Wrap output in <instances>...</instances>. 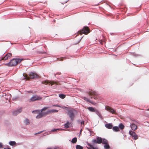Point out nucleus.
I'll use <instances>...</instances> for the list:
<instances>
[{
  "instance_id": "aec40b11",
  "label": "nucleus",
  "mask_w": 149,
  "mask_h": 149,
  "mask_svg": "<svg viewBox=\"0 0 149 149\" xmlns=\"http://www.w3.org/2000/svg\"><path fill=\"white\" fill-rule=\"evenodd\" d=\"M16 144V142L14 141H10L9 142V144L10 146H13L15 145Z\"/></svg>"
},
{
  "instance_id": "f8f14e48",
  "label": "nucleus",
  "mask_w": 149,
  "mask_h": 149,
  "mask_svg": "<svg viewBox=\"0 0 149 149\" xmlns=\"http://www.w3.org/2000/svg\"><path fill=\"white\" fill-rule=\"evenodd\" d=\"M58 111V110H56V109H52V110H50L47 111L45 112V113H46V114H47L49 113L57 112Z\"/></svg>"
},
{
  "instance_id": "cd10ccee",
  "label": "nucleus",
  "mask_w": 149,
  "mask_h": 149,
  "mask_svg": "<svg viewBox=\"0 0 149 149\" xmlns=\"http://www.w3.org/2000/svg\"><path fill=\"white\" fill-rule=\"evenodd\" d=\"M8 59V57L6 55L4 57H2L1 58V60H6Z\"/></svg>"
},
{
  "instance_id": "6ab92c4d",
  "label": "nucleus",
  "mask_w": 149,
  "mask_h": 149,
  "mask_svg": "<svg viewBox=\"0 0 149 149\" xmlns=\"http://www.w3.org/2000/svg\"><path fill=\"white\" fill-rule=\"evenodd\" d=\"M24 123L26 125L29 124L30 123L29 120L27 118L25 119L24 121Z\"/></svg>"
},
{
  "instance_id": "a18cd8bd",
  "label": "nucleus",
  "mask_w": 149,
  "mask_h": 149,
  "mask_svg": "<svg viewBox=\"0 0 149 149\" xmlns=\"http://www.w3.org/2000/svg\"><path fill=\"white\" fill-rule=\"evenodd\" d=\"M3 113L2 111H0V115L1 114Z\"/></svg>"
},
{
  "instance_id": "7ed1b4c3",
  "label": "nucleus",
  "mask_w": 149,
  "mask_h": 149,
  "mask_svg": "<svg viewBox=\"0 0 149 149\" xmlns=\"http://www.w3.org/2000/svg\"><path fill=\"white\" fill-rule=\"evenodd\" d=\"M29 76H27L24 78H26L27 80L29 79H36L39 77L38 75L36 72H31L29 74Z\"/></svg>"
},
{
  "instance_id": "e433bc0d",
  "label": "nucleus",
  "mask_w": 149,
  "mask_h": 149,
  "mask_svg": "<svg viewBox=\"0 0 149 149\" xmlns=\"http://www.w3.org/2000/svg\"><path fill=\"white\" fill-rule=\"evenodd\" d=\"M134 132L133 131H131L130 130L129 132V134L131 135V136L132 135V132Z\"/></svg>"
},
{
  "instance_id": "4be33fe9",
  "label": "nucleus",
  "mask_w": 149,
  "mask_h": 149,
  "mask_svg": "<svg viewBox=\"0 0 149 149\" xmlns=\"http://www.w3.org/2000/svg\"><path fill=\"white\" fill-rule=\"evenodd\" d=\"M103 144H106L108 143V141L104 138L102 139V142Z\"/></svg>"
},
{
  "instance_id": "f3484780",
  "label": "nucleus",
  "mask_w": 149,
  "mask_h": 149,
  "mask_svg": "<svg viewBox=\"0 0 149 149\" xmlns=\"http://www.w3.org/2000/svg\"><path fill=\"white\" fill-rule=\"evenodd\" d=\"M95 112L96 113V114L100 118H102V117L101 115V114H100V113L99 111L97 110L96 109L95 111Z\"/></svg>"
},
{
  "instance_id": "f257e3e1",
  "label": "nucleus",
  "mask_w": 149,
  "mask_h": 149,
  "mask_svg": "<svg viewBox=\"0 0 149 149\" xmlns=\"http://www.w3.org/2000/svg\"><path fill=\"white\" fill-rule=\"evenodd\" d=\"M23 60V59L19 58H14L11 59L10 61L6 63L5 65L8 66H12L16 65L18 63H20Z\"/></svg>"
},
{
  "instance_id": "9d476101",
  "label": "nucleus",
  "mask_w": 149,
  "mask_h": 149,
  "mask_svg": "<svg viewBox=\"0 0 149 149\" xmlns=\"http://www.w3.org/2000/svg\"><path fill=\"white\" fill-rule=\"evenodd\" d=\"M105 126L107 129H111L113 127V125L111 123H107L105 124Z\"/></svg>"
},
{
  "instance_id": "dca6fc26",
  "label": "nucleus",
  "mask_w": 149,
  "mask_h": 149,
  "mask_svg": "<svg viewBox=\"0 0 149 149\" xmlns=\"http://www.w3.org/2000/svg\"><path fill=\"white\" fill-rule=\"evenodd\" d=\"M112 129L113 131L117 132L119 131V128L118 126H114L112 127Z\"/></svg>"
},
{
  "instance_id": "423d86ee",
  "label": "nucleus",
  "mask_w": 149,
  "mask_h": 149,
  "mask_svg": "<svg viewBox=\"0 0 149 149\" xmlns=\"http://www.w3.org/2000/svg\"><path fill=\"white\" fill-rule=\"evenodd\" d=\"M42 97L39 96L35 95L33 96L30 99V101H34L41 100Z\"/></svg>"
},
{
  "instance_id": "3c124183",
  "label": "nucleus",
  "mask_w": 149,
  "mask_h": 149,
  "mask_svg": "<svg viewBox=\"0 0 149 149\" xmlns=\"http://www.w3.org/2000/svg\"><path fill=\"white\" fill-rule=\"evenodd\" d=\"M94 99H95V97H94Z\"/></svg>"
},
{
  "instance_id": "49530a36",
  "label": "nucleus",
  "mask_w": 149,
  "mask_h": 149,
  "mask_svg": "<svg viewBox=\"0 0 149 149\" xmlns=\"http://www.w3.org/2000/svg\"><path fill=\"white\" fill-rule=\"evenodd\" d=\"M42 132H38V133H37V134H40ZM37 134V133L36 134Z\"/></svg>"
},
{
  "instance_id": "2f4dec72",
  "label": "nucleus",
  "mask_w": 149,
  "mask_h": 149,
  "mask_svg": "<svg viewBox=\"0 0 149 149\" xmlns=\"http://www.w3.org/2000/svg\"><path fill=\"white\" fill-rule=\"evenodd\" d=\"M48 108V107H44L41 109V111H40L42 112V111L46 110Z\"/></svg>"
},
{
  "instance_id": "a878e982",
  "label": "nucleus",
  "mask_w": 149,
  "mask_h": 149,
  "mask_svg": "<svg viewBox=\"0 0 149 149\" xmlns=\"http://www.w3.org/2000/svg\"><path fill=\"white\" fill-rule=\"evenodd\" d=\"M76 148V149H83V147L79 145H77Z\"/></svg>"
},
{
  "instance_id": "6e6552de",
  "label": "nucleus",
  "mask_w": 149,
  "mask_h": 149,
  "mask_svg": "<svg viewBox=\"0 0 149 149\" xmlns=\"http://www.w3.org/2000/svg\"><path fill=\"white\" fill-rule=\"evenodd\" d=\"M105 108L106 110L113 114H115L116 113V111L109 106H106L105 107Z\"/></svg>"
},
{
  "instance_id": "de8ad7c7",
  "label": "nucleus",
  "mask_w": 149,
  "mask_h": 149,
  "mask_svg": "<svg viewBox=\"0 0 149 149\" xmlns=\"http://www.w3.org/2000/svg\"><path fill=\"white\" fill-rule=\"evenodd\" d=\"M82 131V129H81L80 130V134H81V132Z\"/></svg>"
},
{
  "instance_id": "20e7f679",
  "label": "nucleus",
  "mask_w": 149,
  "mask_h": 149,
  "mask_svg": "<svg viewBox=\"0 0 149 149\" xmlns=\"http://www.w3.org/2000/svg\"><path fill=\"white\" fill-rule=\"evenodd\" d=\"M90 32L89 28L87 26H84L82 30L78 32L80 34L84 33L85 34H87Z\"/></svg>"
},
{
  "instance_id": "473e14b6",
  "label": "nucleus",
  "mask_w": 149,
  "mask_h": 149,
  "mask_svg": "<svg viewBox=\"0 0 149 149\" xmlns=\"http://www.w3.org/2000/svg\"><path fill=\"white\" fill-rule=\"evenodd\" d=\"M92 141L93 143H97V139H93V140H92Z\"/></svg>"
},
{
  "instance_id": "7c9ffc66",
  "label": "nucleus",
  "mask_w": 149,
  "mask_h": 149,
  "mask_svg": "<svg viewBox=\"0 0 149 149\" xmlns=\"http://www.w3.org/2000/svg\"><path fill=\"white\" fill-rule=\"evenodd\" d=\"M60 130V129H58V128L57 129H53L52 130H51V132H54L56 131H57V130Z\"/></svg>"
},
{
  "instance_id": "393cba45",
  "label": "nucleus",
  "mask_w": 149,
  "mask_h": 149,
  "mask_svg": "<svg viewBox=\"0 0 149 149\" xmlns=\"http://www.w3.org/2000/svg\"><path fill=\"white\" fill-rule=\"evenodd\" d=\"M59 97L61 99H64L65 97V95L63 94H59Z\"/></svg>"
},
{
  "instance_id": "2eb2a0df",
  "label": "nucleus",
  "mask_w": 149,
  "mask_h": 149,
  "mask_svg": "<svg viewBox=\"0 0 149 149\" xmlns=\"http://www.w3.org/2000/svg\"><path fill=\"white\" fill-rule=\"evenodd\" d=\"M88 94L90 96L93 95L97 96V93L96 92L94 91H91V92H89Z\"/></svg>"
},
{
  "instance_id": "c85d7f7f",
  "label": "nucleus",
  "mask_w": 149,
  "mask_h": 149,
  "mask_svg": "<svg viewBox=\"0 0 149 149\" xmlns=\"http://www.w3.org/2000/svg\"><path fill=\"white\" fill-rule=\"evenodd\" d=\"M83 99L84 100H85L87 102H90V100L86 97H83Z\"/></svg>"
},
{
  "instance_id": "c756f323",
  "label": "nucleus",
  "mask_w": 149,
  "mask_h": 149,
  "mask_svg": "<svg viewBox=\"0 0 149 149\" xmlns=\"http://www.w3.org/2000/svg\"><path fill=\"white\" fill-rule=\"evenodd\" d=\"M132 55L135 57L138 56L139 55H138L137 54H136L134 52L132 53Z\"/></svg>"
},
{
  "instance_id": "a19ab883",
  "label": "nucleus",
  "mask_w": 149,
  "mask_h": 149,
  "mask_svg": "<svg viewBox=\"0 0 149 149\" xmlns=\"http://www.w3.org/2000/svg\"><path fill=\"white\" fill-rule=\"evenodd\" d=\"M3 145L2 143L1 142H0V148L2 147Z\"/></svg>"
},
{
  "instance_id": "f704fd0d",
  "label": "nucleus",
  "mask_w": 149,
  "mask_h": 149,
  "mask_svg": "<svg viewBox=\"0 0 149 149\" xmlns=\"http://www.w3.org/2000/svg\"><path fill=\"white\" fill-rule=\"evenodd\" d=\"M42 82L43 84H48V82L46 81H43Z\"/></svg>"
},
{
  "instance_id": "5701e85b",
  "label": "nucleus",
  "mask_w": 149,
  "mask_h": 149,
  "mask_svg": "<svg viewBox=\"0 0 149 149\" xmlns=\"http://www.w3.org/2000/svg\"><path fill=\"white\" fill-rule=\"evenodd\" d=\"M77 141V139L76 137H75L72 139L71 142L73 143H76Z\"/></svg>"
},
{
  "instance_id": "a211bd4d",
  "label": "nucleus",
  "mask_w": 149,
  "mask_h": 149,
  "mask_svg": "<svg viewBox=\"0 0 149 149\" xmlns=\"http://www.w3.org/2000/svg\"><path fill=\"white\" fill-rule=\"evenodd\" d=\"M88 109L90 111L92 112H95L96 109H95L92 107H90L88 108Z\"/></svg>"
},
{
  "instance_id": "bb28decb",
  "label": "nucleus",
  "mask_w": 149,
  "mask_h": 149,
  "mask_svg": "<svg viewBox=\"0 0 149 149\" xmlns=\"http://www.w3.org/2000/svg\"><path fill=\"white\" fill-rule=\"evenodd\" d=\"M6 56L8 58H10L12 57V54L11 53H8L6 55Z\"/></svg>"
},
{
  "instance_id": "c03bdc74",
  "label": "nucleus",
  "mask_w": 149,
  "mask_h": 149,
  "mask_svg": "<svg viewBox=\"0 0 149 149\" xmlns=\"http://www.w3.org/2000/svg\"><path fill=\"white\" fill-rule=\"evenodd\" d=\"M61 74V73H60V72H57V73H56V74H58V75H59V74Z\"/></svg>"
},
{
  "instance_id": "f03ea898",
  "label": "nucleus",
  "mask_w": 149,
  "mask_h": 149,
  "mask_svg": "<svg viewBox=\"0 0 149 149\" xmlns=\"http://www.w3.org/2000/svg\"><path fill=\"white\" fill-rule=\"evenodd\" d=\"M67 114L70 119L71 122H72L75 117L77 111L75 110L71 109L67 111Z\"/></svg>"
},
{
  "instance_id": "1a4fd4ad",
  "label": "nucleus",
  "mask_w": 149,
  "mask_h": 149,
  "mask_svg": "<svg viewBox=\"0 0 149 149\" xmlns=\"http://www.w3.org/2000/svg\"><path fill=\"white\" fill-rule=\"evenodd\" d=\"M130 126L132 129L134 131L136 130L137 129V126L133 123L131 124Z\"/></svg>"
},
{
  "instance_id": "09e8293b",
  "label": "nucleus",
  "mask_w": 149,
  "mask_h": 149,
  "mask_svg": "<svg viewBox=\"0 0 149 149\" xmlns=\"http://www.w3.org/2000/svg\"><path fill=\"white\" fill-rule=\"evenodd\" d=\"M147 110L149 111V108L147 109Z\"/></svg>"
},
{
  "instance_id": "4c0bfd02",
  "label": "nucleus",
  "mask_w": 149,
  "mask_h": 149,
  "mask_svg": "<svg viewBox=\"0 0 149 149\" xmlns=\"http://www.w3.org/2000/svg\"><path fill=\"white\" fill-rule=\"evenodd\" d=\"M45 53V52L44 51H42V52H39V53L40 54H44Z\"/></svg>"
},
{
  "instance_id": "79ce46f5",
  "label": "nucleus",
  "mask_w": 149,
  "mask_h": 149,
  "mask_svg": "<svg viewBox=\"0 0 149 149\" xmlns=\"http://www.w3.org/2000/svg\"><path fill=\"white\" fill-rule=\"evenodd\" d=\"M64 58L65 59H66L65 57H64V58H61V60H63V59H64Z\"/></svg>"
},
{
  "instance_id": "8fccbe9b",
  "label": "nucleus",
  "mask_w": 149,
  "mask_h": 149,
  "mask_svg": "<svg viewBox=\"0 0 149 149\" xmlns=\"http://www.w3.org/2000/svg\"><path fill=\"white\" fill-rule=\"evenodd\" d=\"M56 74H54V76H56Z\"/></svg>"
},
{
  "instance_id": "9b49d317",
  "label": "nucleus",
  "mask_w": 149,
  "mask_h": 149,
  "mask_svg": "<svg viewBox=\"0 0 149 149\" xmlns=\"http://www.w3.org/2000/svg\"><path fill=\"white\" fill-rule=\"evenodd\" d=\"M71 125V123L68 121L66 123L64 124V128L66 129L69 128Z\"/></svg>"
},
{
  "instance_id": "ea45409f",
  "label": "nucleus",
  "mask_w": 149,
  "mask_h": 149,
  "mask_svg": "<svg viewBox=\"0 0 149 149\" xmlns=\"http://www.w3.org/2000/svg\"><path fill=\"white\" fill-rule=\"evenodd\" d=\"M84 120L82 121L81 122V125L84 124Z\"/></svg>"
},
{
  "instance_id": "c9c22d12",
  "label": "nucleus",
  "mask_w": 149,
  "mask_h": 149,
  "mask_svg": "<svg viewBox=\"0 0 149 149\" xmlns=\"http://www.w3.org/2000/svg\"><path fill=\"white\" fill-rule=\"evenodd\" d=\"M57 148H58L57 147H55V148H47V149H57Z\"/></svg>"
},
{
  "instance_id": "39448f33",
  "label": "nucleus",
  "mask_w": 149,
  "mask_h": 149,
  "mask_svg": "<svg viewBox=\"0 0 149 149\" xmlns=\"http://www.w3.org/2000/svg\"><path fill=\"white\" fill-rule=\"evenodd\" d=\"M32 112H35V113H38V114L36 117V118L37 119L40 118L42 117L45 114H46L45 112L42 113L40 111V110H36L35 111H33Z\"/></svg>"
},
{
  "instance_id": "b1692460",
  "label": "nucleus",
  "mask_w": 149,
  "mask_h": 149,
  "mask_svg": "<svg viewBox=\"0 0 149 149\" xmlns=\"http://www.w3.org/2000/svg\"><path fill=\"white\" fill-rule=\"evenodd\" d=\"M118 126L119 128L121 130L123 129L124 127V126L122 123H120L119 125Z\"/></svg>"
},
{
  "instance_id": "37998d69",
  "label": "nucleus",
  "mask_w": 149,
  "mask_h": 149,
  "mask_svg": "<svg viewBox=\"0 0 149 149\" xmlns=\"http://www.w3.org/2000/svg\"><path fill=\"white\" fill-rule=\"evenodd\" d=\"M4 149H11V148L10 147H8L7 148H4Z\"/></svg>"
},
{
  "instance_id": "4468645a",
  "label": "nucleus",
  "mask_w": 149,
  "mask_h": 149,
  "mask_svg": "<svg viewBox=\"0 0 149 149\" xmlns=\"http://www.w3.org/2000/svg\"><path fill=\"white\" fill-rule=\"evenodd\" d=\"M131 136L135 140H136L138 139V136L135 132H132Z\"/></svg>"
},
{
  "instance_id": "58836bf2",
  "label": "nucleus",
  "mask_w": 149,
  "mask_h": 149,
  "mask_svg": "<svg viewBox=\"0 0 149 149\" xmlns=\"http://www.w3.org/2000/svg\"><path fill=\"white\" fill-rule=\"evenodd\" d=\"M54 106L56 107H60L61 106H60L59 105H58L57 104H55L53 105Z\"/></svg>"
},
{
  "instance_id": "603ef678",
  "label": "nucleus",
  "mask_w": 149,
  "mask_h": 149,
  "mask_svg": "<svg viewBox=\"0 0 149 149\" xmlns=\"http://www.w3.org/2000/svg\"><path fill=\"white\" fill-rule=\"evenodd\" d=\"M83 36L81 37V39H82V38H83Z\"/></svg>"
},
{
  "instance_id": "412c9836",
  "label": "nucleus",
  "mask_w": 149,
  "mask_h": 149,
  "mask_svg": "<svg viewBox=\"0 0 149 149\" xmlns=\"http://www.w3.org/2000/svg\"><path fill=\"white\" fill-rule=\"evenodd\" d=\"M104 148L105 149H109L110 147L108 143L105 144L104 146Z\"/></svg>"
},
{
  "instance_id": "ddd939ff",
  "label": "nucleus",
  "mask_w": 149,
  "mask_h": 149,
  "mask_svg": "<svg viewBox=\"0 0 149 149\" xmlns=\"http://www.w3.org/2000/svg\"><path fill=\"white\" fill-rule=\"evenodd\" d=\"M97 143L100 144L102 142V138L101 137L97 136L96 138Z\"/></svg>"
},
{
  "instance_id": "0eeeda50",
  "label": "nucleus",
  "mask_w": 149,
  "mask_h": 149,
  "mask_svg": "<svg viewBox=\"0 0 149 149\" xmlns=\"http://www.w3.org/2000/svg\"><path fill=\"white\" fill-rule=\"evenodd\" d=\"M22 110V108L21 107L16 110H14L12 112L14 116H16L18 114L21 112Z\"/></svg>"
},
{
  "instance_id": "72a5a7b5",
  "label": "nucleus",
  "mask_w": 149,
  "mask_h": 149,
  "mask_svg": "<svg viewBox=\"0 0 149 149\" xmlns=\"http://www.w3.org/2000/svg\"><path fill=\"white\" fill-rule=\"evenodd\" d=\"M88 130L89 131L91 135L93 133V131L90 130L89 129H88Z\"/></svg>"
}]
</instances>
